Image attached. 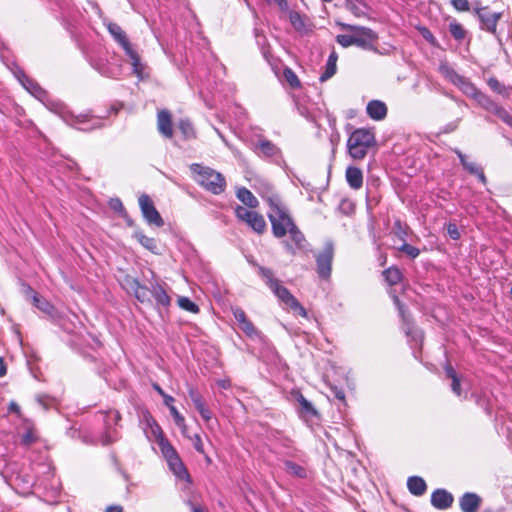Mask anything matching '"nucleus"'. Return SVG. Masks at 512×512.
<instances>
[{
	"instance_id": "f257e3e1",
	"label": "nucleus",
	"mask_w": 512,
	"mask_h": 512,
	"mask_svg": "<svg viewBox=\"0 0 512 512\" xmlns=\"http://www.w3.org/2000/svg\"><path fill=\"white\" fill-rule=\"evenodd\" d=\"M269 205L270 209L267 214L271 222L273 235L276 238H283L289 233L292 243L288 241L283 243L286 250L293 255L296 253V250L304 249L306 239L288 214L287 209L273 199H269Z\"/></svg>"
},
{
	"instance_id": "f03ea898",
	"label": "nucleus",
	"mask_w": 512,
	"mask_h": 512,
	"mask_svg": "<svg viewBox=\"0 0 512 512\" xmlns=\"http://www.w3.org/2000/svg\"><path fill=\"white\" fill-rule=\"evenodd\" d=\"M142 425L143 431L148 440L156 441L158 443L161 454L165 458L173 474L179 479L190 481V475L179 454L168 439L165 438L160 425L148 411L143 414Z\"/></svg>"
},
{
	"instance_id": "7ed1b4c3",
	"label": "nucleus",
	"mask_w": 512,
	"mask_h": 512,
	"mask_svg": "<svg viewBox=\"0 0 512 512\" xmlns=\"http://www.w3.org/2000/svg\"><path fill=\"white\" fill-rule=\"evenodd\" d=\"M258 273L265 280L266 285L285 306L290 308L294 313L307 318L306 309L286 287L280 284L278 279L274 278L272 270L258 266Z\"/></svg>"
},
{
	"instance_id": "20e7f679",
	"label": "nucleus",
	"mask_w": 512,
	"mask_h": 512,
	"mask_svg": "<svg viewBox=\"0 0 512 512\" xmlns=\"http://www.w3.org/2000/svg\"><path fill=\"white\" fill-rule=\"evenodd\" d=\"M194 180L206 191L219 195L226 189L225 177L218 171L198 163L190 165Z\"/></svg>"
},
{
	"instance_id": "39448f33",
	"label": "nucleus",
	"mask_w": 512,
	"mask_h": 512,
	"mask_svg": "<svg viewBox=\"0 0 512 512\" xmlns=\"http://www.w3.org/2000/svg\"><path fill=\"white\" fill-rule=\"evenodd\" d=\"M375 144L374 133L369 129H356L347 141L348 152L353 159H363L370 147Z\"/></svg>"
},
{
	"instance_id": "423d86ee",
	"label": "nucleus",
	"mask_w": 512,
	"mask_h": 512,
	"mask_svg": "<svg viewBox=\"0 0 512 512\" xmlns=\"http://www.w3.org/2000/svg\"><path fill=\"white\" fill-rule=\"evenodd\" d=\"M337 25L342 30H347L350 32H354L355 34V46L360 47L364 50L378 52L376 47V42L378 40V35L375 31L368 27L351 25L347 23L338 22Z\"/></svg>"
},
{
	"instance_id": "0eeeda50",
	"label": "nucleus",
	"mask_w": 512,
	"mask_h": 512,
	"mask_svg": "<svg viewBox=\"0 0 512 512\" xmlns=\"http://www.w3.org/2000/svg\"><path fill=\"white\" fill-rule=\"evenodd\" d=\"M14 74L28 92H30L41 102L45 103V105L49 107V109H51L52 111L59 114L61 113L63 105L61 103L52 101L46 103V101H48V94L42 87H40V85L37 82L26 76L25 73L19 68H17Z\"/></svg>"
},
{
	"instance_id": "6e6552de",
	"label": "nucleus",
	"mask_w": 512,
	"mask_h": 512,
	"mask_svg": "<svg viewBox=\"0 0 512 512\" xmlns=\"http://www.w3.org/2000/svg\"><path fill=\"white\" fill-rule=\"evenodd\" d=\"M14 74L28 92H30L41 102L45 103V105L49 107V109H51L52 111L59 114L61 113L63 105L61 103L52 101L46 103V101H48V94L42 87H40V85L37 82L26 76L25 73L19 68H17Z\"/></svg>"
},
{
	"instance_id": "1a4fd4ad",
	"label": "nucleus",
	"mask_w": 512,
	"mask_h": 512,
	"mask_svg": "<svg viewBox=\"0 0 512 512\" xmlns=\"http://www.w3.org/2000/svg\"><path fill=\"white\" fill-rule=\"evenodd\" d=\"M102 416L105 430L98 439L93 440L91 443H100L105 446L114 443L119 439V433L116 427L121 420V415L117 410H109L103 413Z\"/></svg>"
},
{
	"instance_id": "9d476101",
	"label": "nucleus",
	"mask_w": 512,
	"mask_h": 512,
	"mask_svg": "<svg viewBox=\"0 0 512 512\" xmlns=\"http://www.w3.org/2000/svg\"><path fill=\"white\" fill-rule=\"evenodd\" d=\"M394 304L397 306L399 314L403 320L402 329L406 336L408 337V341L411 345V348H415L417 346H421L423 342V332L418 327H416L413 322L410 320L409 315L406 313L404 306L400 303V300L397 296H393Z\"/></svg>"
},
{
	"instance_id": "9b49d317",
	"label": "nucleus",
	"mask_w": 512,
	"mask_h": 512,
	"mask_svg": "<svg viewBox=\"0 0 512 512\" xmlns=\"http://www.w3.org/2000/svg\"><path fill=\"white\" fill-rule=\"evenodd\" d=\"M474 11L480 21V28L497 36V24L502 18V13L490 12L488 7H475Z\"/></svg>"
},
{
	"instance_id": "f8f14e48",
	"label": "nucleus",
	"mask_w": 512,
	"mask_h": 512,
	"mask_svg": "<svg viewBox=\"0 0 512 512\" xmlns=\"http://www.w3.org/2000/svg\"><path fill=\"white\" fill-rule=\"evenodd\" d=\"M334 248L331 242H327L322 252L316 255L317 274L322 279H328L331 275Z\"/></svg>"
},
{
	"instance_id": "ddd939ff",
	"label": "nucleus",
	"mask_w": 512,
	"mask_h": 512,
	"mask_svg": "<svg viewBox=\"0 0 512 512\" xmlns=\"http://www.w3.org/2000/svg\"><path fill=\"white\" fill-rule=\"evenodd\" d=\"M138 201L142 215L146 222L150 225H155L156 227H162L164 225V221L155 208L151 198L146 194H142Z\"/></svg>"
},
{
	"instance_id": "4468645a",
	"label": "nucleus",
	"mask_w": 512,
	"mask_h": 512,
	"mask_svg": "<svg viewBox=\"0 0 512 512\" xmlns=\"http://www.w3.org/2000/svg\"><path fill=\"white\" fill-rule=\"evenodd\" d=\"M253 151L261 158L272 160L279 163L282 159L281 150L272 141L260 139L253 146Z\"/></svg>"
},
{
	"instance_id": "2eb2a0df",
	"label": "nucleus",
	"mask_w": 512,
	"mask_h": 512,
	"mask_svg": "<svg viewBox=\"0 0 512 512\" xmlns=\"http://www.w3.org/2000/svg\"><path fill=\"white\" fill-rule=\"evenodd\" d=\"M450 386L453 393L459 398L466 399L470 390V382L462 375H458L452 367H450Z\"/></svg>"
},
{
	"instance_id": "dca6fc26",
	"label": "nucleus",
	"mask_w": 512,
	"mask_h": 512,
	"mask_svg": "<svg viewBox=\"0 0 512 512\" xmlns=\"http://www.w3.org/2000/svg\"><path fill=\"white\" fill-rule=\"evenodd\" d=\"M106 27H107L110 35L122 47V49L124 50L125 53L133 48L126 33L123 31V29L117 23L108 22L106 24Z\"/></svg>"
},
{
	"instance_id": "f3484780",
	"label": "nucleus",
	"mask_w": 512,
	"mask_h": 512,
	"mask_svg": "<svg viewBox=\"0 0 512 512\" xmlns=\"http://www.w3.org/2000/svg\"><path fill=\"white\" fill-rule=\"evenodd\" d=\"M157 127L159 133L165 138H172L173 136V125L172 116L168 110H160L157 114Z\"/></svg>"
},
{
	"instance_id": "a211bd4d",
	"label": "nucleus",
	"mask_w": 512,
	"mask_h": 512,
	"mask_svg": "<svg viewBox=\"0 0 512 512\" xmlns=\"http://www.w3.org/2000/svg\"><path fill=\"white\" fill-rule=\"evenodd\" d=\"M125 54L129 58L133 74L136 75L139 80H143L144 78L148 77V73L146 72V65L141 61L138 52L132 48Z\"/></svg>"
},
{
	"instance_id": "6ab92c4d",
	"label": "nucleus",
	"mask_w": 512,
	"mask_h": 512,
	"mask_svg": "<svg viewBox=\"0 0 512 512\" xmlns=\"http://www.w3.org/2000/svg\"><path fill=\"white\" fill-rule=\"evenodd\" d=\"M151 295L158 307L167 308L170 306L171 298L167 294L165 288L158 281L151 282Z\"/></svg>"
},
{
	"instance_id": "aec40b11",
	"label": "nucleus",
	"mask_w": 512,
	"mask_h": 512,
	"mask_svg": "<svg viewBox=\"0 0 512 512\" xmlns=\"http://www.w3.org/2000/svg\"><path fill=\"white\" fill-rule=\"evenodd\" d=\"M366 112L371 119L381 121L387 115V106L383 101L371 100L366 106Z\"/></svg>"
},
{
	"instance_id": "412c9836",
	"label": "nucleus",
	"mask_w": 512,
	"mask_h": 512,
	"mask_svg": "<svg viewBox=\"0 0 512 512\" xmlns=\"http://www.w3.org/2000/svg\"><path fill=\"white\" fill-rule=\"evenodd\" d=\"M33 304L40 311L47 314L52 320L60 318V312L45 298L40 297L37 293L33 294Z\"/></svg>"
},
{
	"instance_id": "4be33fe9",
	"label": "nucleus",
	"mask_w": 512,
	"mask_h": 512,
	"mask_svg": "<svg viewBox=\"0 0 512 512\" xmlns=\"http://www.w3.org/2000/svg\"><path fill=\"white\" fill-rule=\"evenodd\" d=\"M455 153L458 155L460 162L465 170H467L470 174L478 176L482 183H486V177L482 168H480L475 162L470 161L468 156L463 154L461 151L456 149Z\"/></svg>"
},
{
	"instance_id": "5701e85b",
	"label": "nucleus",
	"mask_w": 512,
	"mask_h": 512,
	"mask_svg": "<svg viewBox=\"0 0 512 512\" xmlns=\"http://www.w3.org/2000/svg\"><path fill=\"white\" fill-rule=\"evenodd\" d=\"M463 512H478L481 498L475 493H465L459 501Z\"/></svg>"
},
{
	"instance_id": "b1692460",
	"label": "nucleus",
	"mask_w": 512,
	"mask_h": 512,
	"mask_svg": "<svg viewBox=\"0 0 512 512\" xmlns=\"http://www.w3.org/2000/svg\"><path fill=\"white\" fill-rule=\"evenodd\" d=\"M407 489L413 496L421 497L427 491V484L420 476H410L407 479Z\"/></svg>"
},
{
	"instance_id": "393cba45",
	"label": "nucleus",
	"mask_w": 512,
	"mask_h": 512,
	"mask_svg": "<svg viewBox=\"0 0 512 512\" xmlns=\"http://www.w3.org/2000/svg\"><path fill=\"white\" fill-rule=\"evenodd\" d=\"M337 60H338V54L335 51V48L333 47L332 51L327 59V62L325 65V70L319 77L320 82H325L336 74Z\"/></svg>"
},
{
	"instance_id": "a878e982",
	"label": "nucleus",
	"mask_w": 512,
	"mask_h": 512,
	"mask_svg": "<svg viewBox=\"0 0 512 512\" xmlns=\"http://www.w3.org/2000/svg\"><path fill=\"white\" fill-rule=\"evenodd\" d=\"M346 180L352 189H359L363 184L362 171L357 167H348L346 170Z\"/></svg>"
},
{
	"instance_id": "bb28decb",
	"label": "nucleus",
	"mask_w": 512,
	"mask_h": 512,
	"mask_svg": "<svg viewBox=\"0 0 512 512\" xmlns=\"http://www.w3.org/2000/svg\"><path fill=\"white\" fill-rule=\"evenodd\" d=\"M431 505L438 510L448 509V491L436 489L431 495Z\"/></svg>"
},
{
	"instance_id": "cd10ccee",
	"label": "nucleus",
	"mask_w": 512,
	"mask_h": 512,
	"mask_svg": "<svg viewBox=\"0 0 512 512\" xmlns=\"http://www.w3.org/2000/svg\"><path fill=\"white\" fill-rule=\"evenodd\" d=\"M346 8L355 16V17H364L367 15L368 6L362 0H345Z\"/></svg>"
},
{
	"instance_id": "c85d7f7f",
	"label": "nucleus",
	"mask_w": 512,
	"mask_h": 512,
	"mask_svg": "<svg viewBox=\"0 0 512 512\" xmlns=\"http://www.w3.org/2000/svg\"><path fill=\"white\" fill-rule=\"evenodd\" d=\"M245 223L258 234H262L267 226L264 217L255 211L252 212L251 217Z\"/></svg>"
},
{
	"instance_id": "c756f323",
	"label": "nucleus",
	"mask_w": 512,
	"mask_h": 512,
	"mask_svg": "<svg viewBox=\"0 0 512 512\" xmlns=\"http://www.w3.org/2000/svg\"><path fill=\"white\" fill-rule=\"evenodd\" d=\"M450 81L454 84L458 85L459 88L467 95L473 97L475 93L478 91L469 81L464 78L454 74L450 71Z\"/></svg>"
},
{
	"instance_id": "7c9ffc66",
	"label": "nucleus",
	"mask_w": 512,
	"mask_h": 512,
	"mask_svg": "<svg viewBox=\"0 0 512 512\" xmlns=\"http://www.w3.org/2000/svg\"><path fill=\"white\" fill-rule=\"evenodd\" d=\"M131 287L134 290V295L138 301L141 303L150 302L151 287L148 288L141 285L136 279H133Z\"/></svg>"
},
{
	"instance_id": "2f4dec72",
	"label": "nucleus",
	"mask_w": 512,
	"mask_h": 512,
	"mask_svg": "<svg viewBox=\"0 0 512 512\" xmlns=\"http://www.w3.org/2000/svg\"><path fill=\"white\" fill-rule=\"evenodd\" d=\"M91 66L97 70L101 75L112 78L116 76L115 69L110 67L103 59H90Z\"/></svg>"
},
{
	"instance_id": "473e14b6",
	"label": "nucleus",
	"mask_w": 512,
	"mask_h": 512,
	"mask_svg": "<svg viewBox=\"0 0 512 512\" xmlns=\"http://www.w3.org/2000/svg\"><path fill=\"white\" fill-rule=\"evenodd\" d=\"M237 198L246 206L256 208L259 204L253 193L245 187L238 189Z\"/></svg>"
},
{
	"instance_id": "72a5a7b5",
	"label": "nucleus",
	"mask_w": 512,
	"mask_h": 512,
	"mask_svg": "<svg viewBox=\"0 0 512 512\" xmlns=\"http://www.w3.org/2000/svg\"><path fill=\"white\" fill-rule=\"evenodd\" d=\"M284 467H285L286 472L291 476H294L297 478H306L307 477L306 469L303 466H301L295 462H292L290 460H285Z\"/></svg>"
},
{
	"instance_id": "f704fd0d",
	"label": "nucleus",
	"mask_w": 512,
	"mask_h": 512,
	"mask_svg": "<svg viewBox=\"0 0 512 512\" xmlns=\"http://www.w3.org/2000/svg\"><path fill=\"white\" fill-rule=\"evenodd\" d=\"M134 237L145 249L157 253L158 245L154 238L146 236L141 231L135 232Z\"/></svg>"
},
{
	"instance_id": "c9c22d12",
	"label": "nucleus",
	"mask_w": 512,
	"mask_h": 512,
	"mask_svg": "<svg viewBox=\"0 0 512 512\" xmlns=\"http://www.w3.org/2000/svg\"><path fill=\"white\" fill-rule=\"evenodd\" d=\"M297 400L301 407L300 413L303 416L310 418L317 416V411L312 405V403L308 401L302 394H299Z\"/></svg>"
},
{
	"instance_id": "e433bc0d",
	"label": "nucleus",
	"mask_w": 512,
	"mask_h": 512,
	"mask_svg": "<svg viewBox=\"0 0 512 512\" xmlns=\"http://www.w3.org/2000/svg\"><path fill=\"white\" fill-rule=\"evenodd\" d=\"M383 276L390 285H395L401 281L402 273L397 267H390L383 271Z\"/></svg>"
},
{
	"instance_id": "4c0bfd02",
	"label": "nucleus",
	"mask_w": 512,
	"mask_h": 512,
	"mask_svg": "<svg viewBox=\"0 0 512 512\" xmlns=\"http://www.w3.org/2000/svg\"><path fill=\"white\" fill-rule=\"evenodd\" d=\"M178 128L183 135L185 140L192 139L195 137V130L192 123L187 119H182L178 123Z\"/></svg>"
},
{
	"instance_id": "58836bf2",
	"label": "nucleus",
	"mask_w": 512,
	"mask_h": 512,
	"mask_svg": "<svg viewBox=\"0 0 512 512\" xmlns=\"http://www.w3.org/2000/svg\"><path fill=\"white\" fill-rule=\"evenodd\" d=\"M473 98L489 112H492L494 108L497 106V104L494 101H492L487 95L480 91H477Z\"/></svg>"
},
{
	"instance_id": "ea45409f",
	"label": "nucleus",
	"mask_w": 512,
	"mask_h": 512,
	"mask_svg": "<svg viewBox=\"0 0 512 512\" xmlns=\"http://www.w3.org/2000/svg\"><path fill=\"white\" fill-rule=\"evenodd\" d=\"M289 21L296 31L303 32L306 30L304 18L298 12L291 11L289 13Z\"/></svg>"
},
{
	"instance_id": "a19ab883",
	"label": "nucleus",
	"mask_w": 512,
	"mask_h": 512,
	"mask_svg": "<svg viewBox=\"0 0 512 512\" xmlns=\"http://www.w3.org/2000/svg\"><path fill=\"white\" fill-rule=\"evenodd\" d=\"M178 305L181 309L185 310V311H188V312H191V313H198L199 312V307L196 303H194L193 301H191L188 297H179L178 298Z\"/></svg>"
},
{
	"instance_id": "79ce46f5",
	"label": "nucleus",
	"mask_w": 512,
	"mask_h": 512,
	"mask_svg": "<svg viewBox=\"0 0 512 512\" xmlns=\"http://www.w3.org/2000/svg\"><path fill=\"white\" fill-rule=\"evenodd\" d=\"M450 34L455 40L461 41L466 37L467 31L461 24L457 22H450Z\"/></svg>"
},
{
	"instance_id": "37998d69",
	"label": "nucleus",
	"mask_w": 512,
	"mask_h": 512,
	"mask_svg": "<svg viewBox=\"0 0 512 512\" xmlns=\"http://www.w3.org/2000/svg\"><path fill=\"white\" fill-rule=\"evenodd\" d=\"M239 328L245 333V335L251 339L257 338L260 336V332L254 326V324L247 320L246 322L239 325Z\"/></svg>"
},
{
	"instance_id": "c03bdc74",
	"label": "nucleus",
	"mask_w": 512,
	"mask_h": 512,
	"mask_svg": "<svg viewBox=\"0 0 512 512\" xmlns=\"http://www.w3.org/2000/svg\"><path fill=\"white\" fill-rule=\"evenodd\" d=\"M512 128V115L502 106H497L491 112Z\"/></svg>"
},
{
	"instance_id": "a18cd8bd",
	"label": "nucleus",
	"mask_w": 512,
	"mask_h": 512,
	"mask_svg": "<svg viewBox=\"0 0 512 512\" xmlns=\"http://www.w3.org/2000/svg\"><path fill=\"white\" fill-rule=\"evenodd\" d=\"M355 34L352 32V34H341L336 36V41L338 44H340L342 47L347 48L352 45H355Z\"/></svg>"
},
{
	"instance_id": "49530a36",
	"label": "nucleus",
	"mask_w": 512,
	"mask_h": 512,
	"mask_svg": "<svg viewBox=\"0 0 512 512\" xmlns=\"http://www.w3.org/2000/svg\"><path fill=\"white\" fill-rule=\"evenodd\" d=\"M399 250L403 253H405L407 256H409L410 258L414 259L416 257L419 256L420 254V250L415 247V246H412L408 243H406L404 241V243L399 247Z\"/></svg>"
},
{
	"instance_id": "de8ad7c7",
	"label": "nucleus",
	"mask_w": 512,
	"mask_h": 512,
	"mask_svg": "<svg viewBox=\"0 0 512 512\" xmlns=\"http://www.w3.org/2000/svg\"><path fill=\"white\" fill-rule=\"evenodd\" d=\"M284 77H285L286 81L292 87H299L300 86V81H299L297 75L290 68H286L284 70Z\"/></svg>"
},
{
	"instance_id": "09e8293b",
	"label": "nucleus",
	"mask_w": 512,
	"mask_h": 512,
	"mask_svg": "<svg viewBox=\"0 0 512 512\" xmlns=\"http://www.w3.org/2000/svg\"><path fill=\"white\" fill-rule=\"evenodd\" d=\"M432 317L441 325H444L448 320V313L444 308H437L433 310Z\"/></svg>"
},
{
	"instance_id": "8fccbe9b",
	"label": "nucleus",
	"mask_w": 512,
	"mask_h": 512,
	"mask_svg": "<svg viewBox=\"0 0 512 512\" xmlns=\"http://www.w3.org/2000/svg\"><path fill=\"white\" fill-rule=\"evenodd\" d=\"M252 212L253 211L240 205L235 208L236 217L243 222H246L248 218L251 217Z\"/></svg>"
},
{
	"instance_id": "3c124183",
	"label": "nucleus",
	"mask_w": 512,
	"mask_h": 512,
	"mask_svg": "<svg viewBox=\"0 0 512 512\" xmlns=\"http://www.w3.org/2000/svg\"><path fill=\"white\" fill-rule=\"evenodd\" d=\"M195 408L199 412V414L201 415V417L203 418V420L205 422H208V421H210L212 419V412L206 406L205 402H203L200 405H197Z\"/></svg>"
},
{
	"instance_id": "603ef678",
	"label": "nucleus",
	"mask_w": 512,
	"mask_h": 512,
	"mask_svg": "<svg viewBox=\"0 0 512 512\" xmlns=\"http://www.w3.org/2000/svg\"><path fill=\"white\" fill-rule=\"evenodd\" d=\"M232 313H233V316H234L235 320L237 321L238 325H241L242 323L249 320L246 316L245 311L240 307L232 308Z\"/></svg>"
},
{
	"instance_id": "864d4df0",
	"label": "nucleus",
	"mask_w": 512,
	"mask_h": 512,
	"mask_svg": "<svg viewBox=\"0 0 512 512\" xmlns=\"http://www.w3.org/2000/svg\"><path fill=\"white\" fill-rule=\"evenodd\" d=\"M188 394H189V397H190L194 407H196L197 405H200L204 402L203 397L195 388H189Z\"/></svg>"
},
{
	"instance_id": "5fc2aeb1",
	"label": "nucleus",
	"mask_w": 512,
	"mask_h": 512,
	"mask_svg": "<svg viewBox=\"0 0 512 512\" xmlns=\"http://www.w3.org/2000/svg\"><path fill=\"white\" fill-rule=\"evenodd\" d=\"M36 439H37V436H36L35 432L32 429H28L22 435L21 442H22V444L28 446V445L34 443L36 441Z\"/></svg>"
},
{
	"instance_id": "6e6d98bb",
	"label": "nucleus",
	"mask_w": 512,
	"mask_h": 512,
	"mask_svg": "<svg viewBox=\"0 0 512 512\" xmlns=\"http://www.w3.org/2000/svg\"><path fill=\"white\" fill-rule=\"evenodd\" d=\"M489 87L497 92L498 94H504L506 89L505 87L496 79V78H490L488 80Z\"/></svg>"
},
{
	"instance_id": "4d7b16f0",
	"label": "nucleus",
	"mask_w": 512,
	"mask_h": 512,
	"mask_svg": "<svg viewBox=\"0 0 512 512\" xmlns=\"http://www.w3.org/2000/svg\"><path fill=\"white\" fill-rule=\"evenodd\" d=\"M451 4L458 11H469L470 4L468 0H451Z\"/></svg>"
},
{
	"instance_id": "13d9d810",
	"label": "nucleus",
	"mask_w": 512,
	"mask_h": 512,
	"mask_svg": "<svg viewBox=\"0 0 512 512\" xmlns=\"http://www.w3.org/2000/svg\"><path fill=\"white\" fill-rule=\"evenodd\" d=\"M394 233L398 236L399 239L405 241L407 232L399 220L395 221L394 223Z\"/></svg>"
},
{
	"instance_id": "bf43d9fd",
	"label": "nucleus",
	"mask_w": 512,
	"mask_h": 512,
	"mask_svg": "<svg viewBox=\"0 0 512 512\" xmlns=\"http://www.w3.org/2000/svg\"><path fill=\"white\" fill-rule=\"evenodd\" d=\"M189 438L193 442L194 449L198 453L204 454V446H203L202 439H201L200 435L199 434H195L194 436L189 437Z\"/></svg>"
},
{
	"instance_id": "052dcab7",
	"label": "nucleus",
	"mask_w": 512,
	"mask_h": 512,
	"mask_svg": "<svg viewBox=\"0 0 512 512\" xmlns=\"http://www.w3.org/2000/svg\"><path fill=\"white\" fill-rule=\"evenodd\" d=\"M175 424H183V420L185 419L177 410L175 406H171L169 409Z\"/></svg>"
},
{
	"instance_id": "680f3d73",
	"label": "nucleus",
	"mask_w": 512,
	"mask_h": 512,
	"mask_svg": "<svg viewBox=\"0 0 512 512\" xmlns=\"http://www.w3.org/2000/svg\"><path fill=\"white\" fill-rule=\"evenodd\" d=\"M331 392L334 396V398L338 399L339 401L345 403V392L338 388V387H331Z\"/></svg>"
},
{
	"instance_id": "e2e57ef3",
	"label": "nucleus",
	"mask_w": 512,
	"mask_h": 512,
	"mask_svg": "<svg viewBox=\"0 0 512 512\" xmlns=\"http://www.w3.org/2000/svg\"><path fill=\"white\" fill-rule=\"evenodd\" d=\"M420 32L424 39H426L428 42H430L432 44L434 43L435 38H434L433 34L427 28H425V27L420 28Z\"/></svg>"
},
{
	"instance_id": "0e129e2a",
	"label": "nucleus",
	"mask_w": 512,
	"mask_h": 512,
	"mask_svg": "<svg viewBox=\"0 0 512 512\" xmlns=\"http://www.w3.org/2000/svg\"><path fill=\"white\" fill-rule=\"evenodd\" d=\"M283 446L285 448H287V451L283 453L285 456H289V457H294L295 456V453H294L295 449L292 448L290 440H285Z\"/></svg>"
},
{
	"instance_id": "69168bd1",
	"label": "nucleus",
	"mask_w": 512,
	"mask_h": 512,
	"mask_svg": "<svg viewBox=\"0 0 512 512\" xmlns=\"http://www.w3.org/2000/svg\"><path fill=\"white\" fill-rule=\"evenodd\" d=\"M450 238L457 240L460 238V232L455 227V225L450 224Z\"/></svg>"
},
{
	"instance_id": "338daca9",
	"label": "nucleus",
	"mask_w": 512,
	"mask_h": 512,
	"mask_svg": "<svg viewBox=\"0 0 512 512\" xmlns=\"http://www.w3.org/2000/svg\"><path fill=\"white\" fill-rule=\"evenodd\" d=\"M37 402L43 406L44 409L48 408V400L49 398L45 395H39L37 396Z\"/></svg>"
},
{
	"instance_id": "774afa93",
	"label": "nucleus",
	"mask_w": 512,
	"mask_h": 512,
	"mask_svg": "<svg viewBox=\"0 0 512 512\" xmlns=\"http://www.w3.org/2000/svg\"><path fill=\"white\" fill-rule=\"evenodd\" d=\"M105 512H123V508L120 505H112L107 507Z\"/></svg>"
}]
</instances>
